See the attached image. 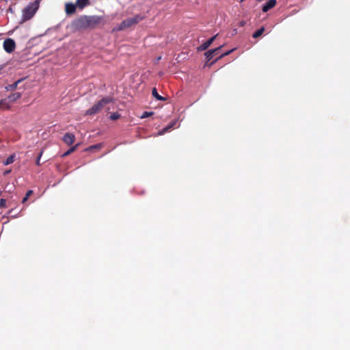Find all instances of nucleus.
<instances>
[{
	"mask_svg": "<svg viewBox=\"0 0 350 350\" xmlns=\"http://www.w3.org/2000/svg\"><path fill=\"white\" fill-rule=\"evenodd\" d=\"M105 24L102 16L82 15L72 21L71 27L74 30L95 29Z\"/></svg>",
	"mask_w": 350,
	"mask_h": 350,
	"instance_id": "f257e3e1",
	"label": "nucleus"
},
{
	"mask_svg": "<svg viewBox=\"0 0 350 350\" xmlns=\"http://www.w3.org/2000/svg\"><path fill=\"white\" fill-rule=\"evenodd\" d=\"M42 0H35L33 2L29 3L22 11V21L30 20L38 11L40 3Z\"/></svg>",
	"mask_w": 350,
	"mask_h": 350,
	"instance_id": "f03ea898",
	"label": "nucleus"
},
{
	"mask_svg": "<svg viewBox=\"0 0 350 350\" xmlns=\"http://www.w3.org/2000/svg\"><path fill=\"white\" fill-rule=\"evenodd\" d=\"M145 18V16L142 14H137L133 17L124 19L116 28L118 31H122L129 28L134 25L139 23Z\"/></svg>",
	"mask_w": 350,
	"mask_h": 350,
	"instance_id": "7ed1b4c3",
	"label": "nucleus"
},
{
	"mask_svg": "<svg viewBox=\"0 0 350 350\" xmlns=\"http://www.w3.org/2000/svg\"><path fill=\"white\" fill-rule=\"evenodd\" d=\"M113 98L110 97H105L94 104L90 109L85 111L86 116H92L98 113L104 107V106L111 102Z\"/></svg>",
	"mask_w": 350,
	"mask_h": 350,
	"instance_id": "20e7f679",
	"label": "nucleus"
},
{
	"mask_svg": "<svg viewBox=\"0 0 350 350\" xmlns=\"http://www.w3.org/2000/svg\"><path fill=\"white\" fill-rule=\"evenodd\" d=\"M16 48V43L12 38H7L3 42V49L7 53H12Z\"/></svg>",
	"mask_w": 350,
	"mask_h": 350,
	"instance_id": "39448f33",
	"label": "nucleus"
},
{
	"mask_svg": "<svg viewBox=\"0 0 350 350\" xmlns=\"http://www.w3.org/2000/svg\"><path fill=\"white\" fill-rule=\"evenodd\" d=\"M217 34L215 36L211 37L210 39L206 40L205 42H204L202 44H201L200 46L198 47V51H202L206 50L211 44L214 42L215 38H217Z\"/></svg>",
	"mask_w": 350,
	"mask_h": 350,
	"instance_id": "423d86ee",
	"label": "nucleus"
},
{
	"mask_svg": "<svg viewBox=\"0 0 350 350\" xmlns=\"http://www.w3.org/2000/svg\"><path fill=\"white\" fill-rule=\"evenodd\" d=\"M63 142L68 146L72 145L75 141V136L70 133H66L62 139Z\"/></svg>",
	"mask_w": 350,
	"mask_h": 350,
	"instance_id": "0eeeda50",
	"label": "nucleus"
},
{
	"mask_svg": "<svg viewBox=\"0 0 350 350\" xmlns=\"http://www.w3.org/2000/svg\"><path fill=\"white\" fill-rule=\"evenodd\" d=\"M76 4L72 3H67L65 5L66 13L68 15L73 14L76 12Z\"/></svg>",
	"mask_w": 350,
	"mask_h": 350,
	"instance_id": "6e6552de",
	"label": "nucleus"
},
{
	"mask_svg": "<svg viewBox=\"0 0 350 350\" xmlns=\"http://www.w3.org/2000/svg\"><path fill=\"white\" fill-rule=\"evenodd\" d=\"M223 46H220L216 49L208 50L205 53V56L208 61L211 60L213 55H217L218 51L221 49Z\"/></svg>",
	"mask_w": 350,
	"mask_h": 350,
	"instance_id": "1a4fd4ad",
	"label": "nucleus"
},
{
	"mask_svg": "<svg viewBox=\"0 0 350 350\" xmlns=\"http://www.w3.org/2000/svg\"><path fill=\"white\" fill-rule=\"evenodd\" d=\"M276 0H269L265 5H263L262 10L263 12H267L269 10L272 9L276 5Z\"/></svg>",
	"mask_w": 350,
	"mask_h": 350,
	"instance_id": "9d476101",
	"label": "nucleus"
},
{
	"mask_svg": "<svg viewBox=\"0 0 350 350\" xmlns=\"http://www.w3.org/2000/svg\"><path fill=\"white\" fill-rule=\"evenodd\" d=\"M21 97V94L20 92H15L7 97L8 100H9L10 104L12 103H14L18 100Z\"/></svg>",
	"mask_w": 350,
	"mask_h": 350,
	"instance_id": "9b49d317",
	"label": "nucleus"
},
{
	"mask_svg": "<svg viewBox=\"0 0 350 350\" xmlns=\"http://www.w3.org/2000/svg\"><path fill=\"white\" fill-rule=\"evenodd\" d=\"M75 4L77 8L82 10L87 5H90V0H77Z\"/></svg>",
	"mask_w": 350,
	"mask_h": 350,
	"instance_id": "f8f14e48",
	"label": "nucleus"
},
{
	"mask_svg": "<svg viewBox=\"0 0 350 350\" xmlns=\"http://www.w3.org/2000/svg\"><path fill=\"white\" fill-rule=\"evenodd\" d=\"M10 104L7 98L0 100V109H8Z\"/></svg>",
	"mask_w": 350,
	"mask_h": 350,
	"instance_id": "ddd939ff",
	"label": "nucleus"
},
{
	"mask_svg": "<svg viewBox=\"0 0 350 350\" xmlns=\"http://www.w3.org/2000/svg\"><path fill=\"white\" fill-rule=\"evenodd\" d=\"M103 144L99 143V144L89 146L88 148H87L85 149V151L93 152V151H96V150H99L100 149H101L103 148Z\"/></svg>",
	"mask_w": 350,
	"mask_h": 350,
	"instance_id": "4468645a",
	"label": "nucleus"
},
{
	"mask_svg": "<svg viewBox=\"0 0 350 350\" xmlns=\"http://www.w3.org/2000/svg\"><path fill=\"white\" fill-rule=\"evenodd\" d=\"M152 96L158 100H165V98L161 96H160L156 88H153L152 90Z\"/></svg>",
	"mask_w": 350,
	"mask_h": 350,
	"instance_id": "2eb2a0df",
	"label": "nucleus"
},
{
	"mask_svg": "<svg viewBox=\"0 0 350 350\" xmlns=\"http://www.w3.org/2000/svg\"><path fill=\"white\" fill-rule=\"evenodd\" d=\"M20 82H21V80H18L16 82H14V83L10 84V85L6 86L5 87L6 90L7 91H13V90H14L17 88V85H18V84Z\"/></svg>",
	"mask_w": 350,
	"mask_h": 350,
	"instance_id": "dca6fc26",
	"label": "nucleus"
},
{
	"mask_svg": "<svg viewBox=\"0 0 350 350\" xmlns=\"http://www.w3.org/2000/svg\"><path fill=\"white\" fill-rule=\"evenodd\" d=\"M264 31H265V27H262L253 33L252 36L254 38H257L260 37L263 33Z\"/></svg>",
	"mask_w": 350,
	"mask_h": 350,
	"instance_id": "f3484780",
	"label": "nucleus"
},
{
	"mask_svg": "<svg viewBox=\"0 0 350 350\" xmlns=\"http://www.w3.org/2000/svg\"><path fill=\"white\" fill-rule=\"evenodd\" d=\"M79 145V144H77L75 146H74L71 147L70 148H69L66 152H64L63 154L62 157H66V156L69 155L70 154H71L72 152H75L77 150V148Z\"/></svg>",
	"mask_w": 350,
	"mask_h": 350,
	"instance_id": "a211bd4d",
	"label": "nucleus"
},
{
	"mask_svg": "<svg viewBox=\"0 0 350 350\" xmlns=\"http://www.w3.org/2000/svg\"><path fill=\"white\" fill-rule=\"evenodd\" d=\"M14 159H15V154H12L10 157H8V159L4 161L3 164L5 165H10L14 161Z\"/></svg>",
	"mask_w": 350,
	"mask_h": 350,
	"instance_id": "6ab92c4d",
	"label": "nucleus"
},
{
	"mask_svg": "<svg viewBox=\"0 0 350 350\" xmlns=\"http://www.w3.org/2000/svg\"><path fill=\"white\" fill-rule=\"evenodd\" d=\"M109 118L112 120H116L120 118V114L118 112H114L110 115Z\"/></svg>",
	"mask_w": 350,
	"mask_h": 350,
	"instance_id": "aec40b11",
	"label": "nucleus"
},
{
	"mask_svg": "<svg viewBox=\"0 0 350 350\" xmlns=\"http://www.w3.org/2000/svg\"><path fill=\"white\" fill-rule=\"evenodd\" d=\"M153 114L152 111H144L141 116V118H146L149 116H151Z\"/></svg>",
	"mask_w": 350,
	"mask_h": 350,
	"instance_id": "412c9836",
	"label": "nucleus"
},
{
	"mask_svg": "<svg viewBox=\"0 0 350 350\" xmlns=\"http://www.w3.org/2000/svg\"><path fill=\"white\" fill-rule=\"evenodd\" d=\"M234 51V49H231L226 53H224L223 54H221L219 57H217L215 61L218 60V59H220L221 58H223L224 57L226 56V55H230L232 51Z\"/></svg>",
	"mask_w": 350,
	"mask_h": 350,
	"instance_id": "4be33fe9",
	"label": "nucleus"
},
{
	"mask_svg": "<svg viewBox=\"0 0 350 350\" xmlns=\"http://www.w3.org/2000/svg\"><path fill=\"white\" fill-rule=\"evenodd\" d=\"M42 154H43V150H42V151L39 153L38 157V158H37V160H36V165H38V166L41 165V163H40V159H41V157H42Z\"/></svg>",
	"mask_w": 350,
	"mask_h": 350,
	"instance_id": "5701e85b",
	"label": "nucleus"
},
{
	"mask_svg": "<svg viewBox=\"0 0 350 350\" xmlns=\"http://www.w3.org/2000/svg\"><path fill=\"white\" fill-rule=\"evenodd\" d=\"M6 205V200L3 198L0 200V208H4Z\"/></svg>",
	"mask_w": 350,
	"mask_h": 350,
	"instance_id": "b1692460",
	"label": "nucleus"
},
{
	"mask_svg": "<svg viewBox=\"0 0 350 350\" xmlns=\"http://www.w3.org/2000/svg\"><path fill=\"white\" fill-rule=\"evenodd\" d=\"M33 193V190H28L25 194V196L29 198L30 196Z\"/></svg>",
	"mask_w": 350,
	"mask_h": 350,
	"instance_id": "393cba45",
	"label": "nucleus"
},
{
	"mask_svg": "<svg viewBox=\"0 0 350 350\" xmlns=\"http://www.w3.org/2000/svg\"><path fill=\"white\" fill-rule=\"evenodd\" d=\"M172 126H169L163 129V130L161 132V134L164 133L165 132L167 131Z\"/></svg>",
	"mask_w": 350,
	"mask_h": 350,
	"instance_id": "a878e982",
	"label": "nucleus"
},
{
	"mask_svg": "<svg viewBox=\"0 0 350 350\" xmlns=\"http://www.w3.org/2000/svg\"><path fill=\"white\" fill-rule=\"evenodd\" d=\"M28 200V198L25 196L23 200H22V203L23 204H25L27 201Z\"/></svg>",
	"mask_w": 350,
	"mask_h": 350,
	"instance_id": "bb28decb",
	"label": "nucleus"
},
{
	"mask_svg": "<svg viewBox=\"0 0 350 350\" xmlns=\"http://www.w3.org/2000/svg\"><path fill=\"white\" fill-rule=\"evenodd\" d=\"M10 170L5 171V172H4V174H8V173H10Z\"/></svg>",
	"mask_w": 350,
	"mask_h": 350,
	"instance_id": "cd10ccee",
	"label": "nucleus"
}]
</instances>
